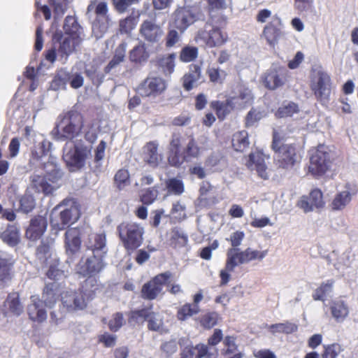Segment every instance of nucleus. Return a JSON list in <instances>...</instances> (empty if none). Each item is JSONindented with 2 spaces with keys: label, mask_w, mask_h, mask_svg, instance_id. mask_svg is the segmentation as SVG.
I'll return each mask as SVG.
<instances>
[{
  "label": "nucleus",
  "mask_w": 358,
  "mask_h": 358,
  "mask_svg": "<svg viewBox=\"0 0 358 358\" xmlns=\"http://www.w3.org/2000/svg\"><path fill=\"white\" fill-rule=\"evenodd\" d=\"M185 140L182 133L179 131L171 134L167 148V162L170 166L180 168L184 163L200 157L201 148L194 137L190 135L186 146L182 148Z\"/></svg>",
  "instance_id": "nucleus-1"
},
{
  "label": "nucleus",
  "mask_w": 358,
  "mask_h": 358,
  "mask_svg": "<svg viewBox=\"0 0 358 358\" xmlns=\"http://www.w3.org/2000/svg\"><path fill=\"white\" fill-rule=\"evenodd\" d=\"M44 169L46 171L43 175L31 176V186L36 193L52 196L62 185L64 173L57 164L50 162L45 164Z\"/></svg>",
  "instance_id": "nucleus-2"
},
{
  "label": "nucleus",
  "mask_w": 358,
  "mask_h": 358,
  "mask_svg": "<svg viewBox=\"0 0 358 358\" xmlns=\"http://www.w3.org/2000/svg\"><path fill=\"white\" fill-rule=\"evenodd\" d=\"M80 216V210L75 202L66 199L52 210L50 223L53 229L62 231L77 222Z\"/></svg>",
  "instance_id": "nucleus-3"
},
{
  "label": "nucleus",
  "mask_w": 358,
  "mask_h": 358,
  "mask_svg": "<svg viewBox=\"0 0 358 358\" xmlns=\"http://www.w3.org/2000/svg\"><path fill=\"white\" fill-rule=\"evenodd\" d=\"M272 148L275 168L283 172L292 170L298 162L295 147L292 144L285 143L280 134L274 131Z\"/></svg>",
  "instance_id": "nucleus-4"
},
{
  "label": "nucleus",
  "mask_w": 358,
  "mask_h": 358,
  "mask_svg": "<svg viewBox=\"0 0 358 358\" xmlns=\"http://www.w3.org/2000/svg\"><path fill=\"white\" fill-rule=\"evenodd\" d=\"M117 232L123 247L127 251H134L143 243L144 228L139 223L122 222L117 225Z\"/></svg>",
  "instance_id": "nucleus-5"
},
{
  "label": "nucleus",
  "mask_w": 358,
  "mask_h": 358,
  "mask_svg": "<svg viewBox=\"0 0 358 358\" xmlns=\"http://www.w3.org/2000/svg\"><path fill=\"white\" fill-rule=\"evenodd\" d=\"M57 39L58 45L54 43V47L47 50L45 52V58L50 63H54L56 61L57 55L59 60L65 63L69 57L76 51L77 47L80 45L82 42V38L78 36L63 37L62 34L59 36H55L53 40Z\"/></svg>",
  "instance_id": "nucleus-6"
},
{
  "label": "nucleus",
  "mask_w": 358,
  "mask_h": 358,
  "mask_svg": "<svg viewBox=\"0 0 358 358\" xmlns=\"http://www.w3.org/2000/svg\"><path fill=\"white\" fill-rule=\"evenodd\" d=\"M91 153L92 146L78 142L64 155V159L70 171H78L85 167Z\"/></svg>",
  "instance_id": "nucleus-7"
},
{
  "label": "nucleus",
  "mask_w": 358,
  "mask_h": 358,
  "mask_svg": "<svg viewBox=\"0 0 358 358\" xmlns=\"http://www.w3.org/2000/svg\"><path fill=\"white\" fill-rule=\"evenodd\" d=\"M332 164V155L324 145H320L312 153L310 159L309 171L314 176L324 175Z\"/></svg>",
  "instance_id": "nucleus-8"
},
{
  "label": "nucleus",
  "mask_w": 358,
  "mask_h": 358,
  "mask_svg": "<svg viewBox=\"0 0 358 358\" xmlns=\"http://www.w3.org/2000/svg\"><path fill=\"white\" fill-rule=\"evenodd\" d=\"M61 138L63 140H73L80 135L84 126L82 114L76 110L66 112L62 120Z\"/></svg>",
  "instance_id": "nucleus-9"
},
{
  "label": "nucleus",
  "mask_w": 358,
  "mask_h": 358,
  "mask_svg": "<svg viewBox=\"0 0 358 358\" xmlns=\"http://www.w3.org/2000/svg\"><path fill=\"white\" fill-rule=\"evenodd\" d=\"M330 77L320 69H315L311 74L310 88L316 98L321 102L328 100L330 92Z\"/></svg>",
  "instance_id": "nucleus-10"
},
{
  "label": "nucleus",
  "mask_w": 358,
  "mask_h": 358,
  "mask_svg": "<svg viewBox=\"0 0 358 358\" xmlns=\"http://www.w3.org/2000/svg\"><path fill=\"white\" fill-rule=\"evenodd\" d=\"M166 87V81L163 78L149 76L139 84L136 91L141 97L156 98L162 94Z\"/></svg>",
  "instance_id": "nucleus-11"
},
{
  "label": "nucleus",
  "mask_w": 358,
  "mask_h": 358,
  "mask_svg": "<svg viewBox=\"0 0 358 358\" xmlns=\"http://www.w3.org/2000/svg\"><path fill=\"white\" fill-rule=\"evenodd\" d=\"M172 277L173 273L169 271L156 275L142 286L141 298L150 301L157 299L162 292L164 285L167 284L169 279Z\"/></svg>",
  "instance_id": "nucleus-12"
},
{
  "label": "nucleus",
  "mask_w": 358,
  "mask_h": 358,
  "mask_svg": "<svg viewBox=\"0 0 358 358\" xmlns=\"http://www.w3.org/2000/svg\"><path fill=\"white\" fill-rule=\"evenodd\" d=\"M103 259V255L96 254L82 257L76 266L77 273L83 277L98 275L106 266Z\"/></svg>",
  "instance_id": "nucleus-13"
},
{
  "label": "nucleus",
  "mask_w": 358,
  "mask_h": 358,
  "mask_svg": "<svg viewBox=\"0 0 358 358\" xmlns=\"http://www.w3.org/2000/svg\"><path fill=\"white\" fill-rule=\"evenodd\" d=\"M225 101V115L234 109H241L250 104L252 99L251 92L241 85L236 86V92Z\"/></svg>",
  "instance_id": "nucleus-14"
},
{
  "label": "nucleus",
  "mask_w": 358,
  "mask_h": 358,
  "mask_svg": "<svg viewBox=\"0 0 358 358\" xmlns=\"http://www.w3.org/2000/svg\"><path fill=\"white\" fill-rule=\"evenodd\" d=\"M84 232L83 227H72L66 231L64 246L68 256L73 257L80 251Z\"/></svg>",
  "instance_id": "nucleus-15"
},
{
  "label": "nucleus",
  "mask_w": 358,
  "mask_h": 358,
  "mask_svg": "<svg viewBox=\"0 0 358 358\" xmlns=\"http://www.w3.org/2000/svg\"><path fill=\"white\" fill-rule=\"evenodd\" d=\"M139 34L141 38L149 43H158L164 36V31L162 27L154 20H144L139 29Z\"/></svg>",
  "instance_id": "nucleus-16"
},
{
  "label": "nucleus",
  "mask_w": 358,
  "mask_h": 358,
  "mask_svg": "<svg viewBox=\"0 0 358 358\" xmlns=\"http://www.w3.org/2000/svg\"><path fill=\"white\" fill-rule=\"evenodd\" d=\"M287 69L284 67L273 65L268 69L262 80L264 85L269 90H275L283 85L286 81Z\"/></svg>",
  "instance_id": "nucleus-17"
},
{
  "label": "nucleus",
  "mask_w": 358,
  "mask_h": 358,
  "mask_svg": "<svg viewBox=\"0 0 358 358\" xmlns=\"http://www.w3.org/2000/svg\"><path fill=\"white\" fill-rule=\"evenodd\" d=\"M48 220L45 215H36L33 216L25 231L27 239L36 241L40 239L47 230Z\"/></svg>",
  "instance_id": "nucleus-18"
},
{
  "label": "nucleus",
  "mask_w": 358,
  "mask_h": 358,
  "mask_svg": "<svg viewBox=\"0 0 358 358\" xmlns=\"http://www.w3.org/2000/svg\"><path fill=\"white\" fill-rule=\"evenodd\" d=\"M245 165L250 171H255L262 179H268L270 170L266 164L265 156L263 153L260 152L250 153L246 159Z\"/></svg>",
  "instance_id": "nucleus-19"
},
{
  "label": "nucleus",
  "mask_w": 358,
  "mask_h": 358,
  "mask_svg": "<svg viewBox=\"0 0 358 358\" xmlns=\"http://www.w3.org/2000/svg\"><path fill=\"white\" fill-rule=\"evenodd\" d=\"M62 305L69 311L83 310L87 307L85 293L83 290L79 289L76 292H66L62 296Z\"/></svg>",
  "instance_id": "nucleus-20"
},
{
  "label": "nucleus",
  "mask_w": 358,
  "mask_h": 358,
  "mask_svg": "<svg viewBox=\"0 0 358 358\" xmlns=\"http://www.w3.org/2000/svg\"><path fill=\"white\" fill-rule=\"evenodd\" d=\"M30 301V303L27 307L29 319L37 324L43 323L48 317L45 303L38 295L31 296Z\"/></svg>",
  "instance_id": "nucleus-21"
},
{
  "label": "nucleus",
  "mask_w": 358,
  "mask_h": 358,
  "mask_svg": "<svg viewBox=\"0 0 358 358\" xmlns=\"http://www.w3.org/2000/svg\"><path fill=\"white\" fill-rule=\"evenodd\" d=\"M358 192L357 187L354 184L347 183L345 189L338 192L334 196L330 207L332 210H342L351 201L352 198Z\"/></svg>",
  "instance_id": "nucleus-22"
},
{
  "label": "nucleus",
  "mask_w": 358,
  "mask_h": 358,
  "mask_svg": "<svg viewBox=\"0 0 358 358\" xmlns=\"http://www.w3.org/2000/svg\"><path fill=\"white\" fill-rule=\"evenodd\" d=\"M324 202L322 192L315 189L310 192L308 196H303L298 201L296 206L306 213L311 212L316 208L324 206Z\"/></svg>",
  "instance_id": "nucleus-23"
},
{
  "label": "nucleus",
  "mask_w": 358,
  "mask_h": 358,
  "mask_svg": "<svg viewBox=\"0 0 358 358\" xmlns=\"http://www.w3.org/2000/svg\"><path fill=\"white\" fill-rule=\"evenodd\" d=\"M159 143L157 141H151L143 148V162L152 168H157L162 163L163 156L158 152Z\"/></svg>",
  "instance_id": "nucleus-24"
},
{
  "label": "nucleus",
  "mask_w": 358,
  "mask_h": 358,
  "mask_svg": "<svg viewBox=\"0 0 358 358\" xmlns=\"http://www.w3.org/2000/svg\"><path fill=\"white\" fill-rule=\"evenodd\" d=\"M194 22V15L185 7L177 8L173 13L172 24L180 34Z\"/></svg>",
  "instance_id": "nucleus-25"
},
{
  "label": "nucleus",
  "mask_w": 358,
  "mask_h": 358,
  "mask_svg": "<svg viewBox=\"0 0 358 358\" xmlns=\"http://www.w3.org/2000/svg\"><path fill=\"white\" fill-rule=\"evenodd\" d=\"M85 246L92 252V254L105 257L107 252L105 233H90L85 241Z\"/></svg>",
  "instance_id": "nucleus-26"
},
{
  "label": "nucleus",
  "mask_w": 358,
  "mask_h": 358,
  "mask_svg": "<svg viewBox=\"0 0 358 358\" xmlns=\"http://www.w3.org/2000/svg\"><path fill=\"white\" fill-rule=\"evenodd\" d=\"M201 65L192 64L189 66V71L182 77V85L187 92L191 91L196 86L197 82L201 78Z\"/></svg>",
  "instance_id": "nucleus-27"
},
{
  "label": "nucleus",
  "mask_w": 358,
  "mask_h": 358,
  "mask_svg": "<svg viewBox=\"0 0 358 358\" xmlns=\"http://www.w3.org/2000/svg\"><path fill=\"white\" fill-rule=\"evenodd\" d=\"M60 286L59 284L53 282L45 284L42 292V301L45 306L48 308H52L58 300L60 295Z\"/></svg>",
  "instance_id": "nucleus-28"
},
{
  "label": "nucleus",
  "mask_w": 358,
  "mask_h": 358,
  "mask_svg": "<svg viewBox=\"0 0 358 358\" xmlns=\"http://www.w3.org/2000/svg\"><path fill=\"white\" fill-rule=\"evenodd\" d=\"M169 241L173 248H183L188 243V236L182 228L175 227L170 230Z\"/></svg>",
  "instance_id": "nucleus-29"
},
{
  "label": "nucleus",
  "mask_w": 358,
  "mask_h": 358,
  "mask_svg": "<svg viewBox=\"0 0 358 358\" xmlns=\"http://www.w3.org/2000/svg\"><path fill=\"white\" fill-rule=\"evenodd\" d=\"M150 57L145 43H138L129 52V58L131 63L141 65L145 63Z\"/></svg>",
  "instance_id": "nucleus-30"
},
{
  "label": "nucleus",
  "mask_w": 358,
  "mask_h": 358,
  "mask_svg": "<svg viewBox=\"0 0 358 358\" xmlns=\"http://www.w3.org/2000/svg\"><path fill=\"white\" fill-rule=\"evenodd\" d=\"M153 306L144 307L141 309L131 310L128 314V323L131 326H142L149 317V313Z\"/></svg>",
  "instance_id": "nucleus-31"
},
{
  "label": "nucleus",
  "mask_w": 358,
  "mask_h": 358,
  "mask_svg": "<svg viewBox=\"0 0 358 358\" xmlns=\"http://www.w3.org/2000/svg\"><path fill=\"white\" fill-rule=\"evenodd\" d=\"M332 317L338 322H343L349 314L347 304L341 300L333 301L330 306Z\"/></svg>",
  "instance_id": "nucleus-32"
},
{
  "label": "nucleus",
  "mask_w": 358,
  "mask_h": 358,
  "mask_svg": "<svg viewBox=\"0 0 358 358\" xmlns=\"http://www.w3.org/2000/svg\"><path fill=\"white\" fill-rule=\"evenodd\" d=\"M4 306L12 314L19 316L23 312V306L20 302L18 292H11L8 294L4 302Z\"/></svg>",
  "instance_id": "nucleus-33"
},
{
  "label": "nucleus",
  "mask_w": 358,
  "mask_h": 358,
  "mask_svg": "<svg viewBox=\"0 0 358 358\" xmlns=\"http://www.w3.org/2000/svg\"><path fill=\"white\" fill-rule=\"evenodd\" d=\"M127 50V43L125 42H122L118 45L115 50V54L112 58V59L109 62L107 66L104 69V71L106 73H110V71L117 66L120 63H122L125 58V53Z\"/></svg>",
  "instance_id": "nucleus-34"
},
{
  "label": "nucleus",
  "mask_w": 358,
  "mask_h": 358,
  "mask_svg": "<svg viewBox=\"0 0 358 358\" xmlns=\"http://www.w3.org/2000/svg\"><path fill=\"white\" fill-rule=\"evenodd\" d=\"M244 263L242 251L239 248H229L227 251V261L226 268L228 271H233L235 267Z\"/></svg>",
  "instance_id": "nucleus-35"
},
{
  "label": "nucleus",
  "mask_w": 358,
  "mask_h": 358,
  "mask_svg": "<svg viewBox=\"0 0 358 358\" xmlns=\"http://www.w3.org/2000/svg\"><path fill=\"white\" fill-rule=\"evenodd\" d=\"M334 281L328 280L322 282L313 294V298L315 301H324L326 299L330 296L332 292Z\"/></svg>",
  "instance_id": "nucleus-36"
},
{
  "label": "nucleus",
  "mask_w": 358,
  "mask_h": 358,
  "mask_svg": "<svg viewBox=\"0 0 358 358\" xmlns=\"http://www.w3.org/2000/svg\"><path fill=\"white\" fill-rule=\"evenodd\" d=\"M1 238L3 241L10 246L17 245L20 240V231L15 225H8L3 232Z\"/></svg>",
  "instance_id": "nucleus-37"
},
{
  "label": "nucleus",
  "mask_w": 358,
  "mask_h": 358,
  "mask_svg": "<svg viewBox=\"0 0 358 358\" xmlns=\"http://www.w3.org/2000/svg\"><path fill=\"white\" fill-rule=\"evenodd\" d=\"M232 146L236 151L243 152L249 146L248 134L245 131L235 133L231 139Z\"/></svg>",
  "instance_id": "nucleus-38"
},
{
  "label": "nucleus",
  "mask_w": 358,
  "mask_h": 358,
  "mask_svg": "<svg viewBox=\"0 0 358 358\" xmlns=\"http://www.w3.org/2000/svg\"><path fill=\"white\" fill-rule=\"evenodd\" d=\"M175 59V53H171L166 55H163L157 58L156 61L157 65L159 68L162 69V71L165 74H171L174 71Z\"/></svg>",
  "instance_id": "nucleus-39"
},
{
  "label": "nucleus",
  "mask_w": 358,
  "mask_h": 358,
  "mask_svg": "<svg viewBox=\"0 0 358 358\" xmlns=\"http://www.w3.org/2000/svg\"><path fill=\"white\" fill-rule=\"evenodd\" d=\"M97 275H88L83 282V288L85 295L87 294L92 297L95 294V292L100 289L103 287V285L101 284L97 278Z\"/></svg>",
  "instance_id": "nucleus-40"
},
{
  "label": "nucleus",
  "mask_w": 358,
  "mask_h": 358,
  "mask_svg": "<svg viewBox=\"0 0 358 358\" xmlns=\"http://www.w3.org/2000/svg\"><path fill=\"white\" fill-rule=\"evenodd\" d=\"M71 75L64 69H60L56 73L52 83L51 87L54 90L65 89L66 84L71 80Z\"/></svg>",
  "instance_id": "nucleus-41"
},
{
  "label": "nucleus",
  "mask_w": 358,
  "mask_h": 358,
  "mask_svg": "<svg viewBox=\"0 0 358 358\" xmlns=\"http://www.w3.org/2000/svg\"><path fill=\"white\" fill-rule=\"evenodd\" d=\"M199 312V306L186 303L178 309L176 317L180 321H185L194 315L198 314Z\"/></svg>",
  "instance_id": "nucleus-42"
},
{
  "label": "nucleus",
  "mask_w": 358,
  "mask_h": 358,
  "mask_svg": "<svg viewBox=\"0 0 358 358\" xmlns=\"http://www.w3.org/2000/svg\"><path fill=\"white\" fill-rule=\"evenodd\" d=\"M63 28L67 36L80 37V30L81 29V27L75 17L71 15L66 16Z\"/></svg>",
  "instance_id": "nucleus-43"
},
{
  "label": "nucleus",
  "mask_w": 358,
  "mask_h": 358,
  "mask_svg": "<svg viewBox=\"0 0 358 358\" xmlns=\"http://www.w3.org/2000/svg\"><path fill=\"white\" fill-rule=\"evenodd\" d=\"M165 187L170 194L181 195L185 192V185L182 179L174 177L165 180Z\"/></svg>",
  "instance_id": "nucleus-44"
},
{
  "label": "nucleus",
  "mask_w": 358,
  "mask_h": 358,
  "mask_svg": "<svg viewBox=\"0 0 358 358\" xmlns=\"http://www.w3.org/2000/svg\"><path fill=\"white\" fill-rule=\"evenodd\" d=\"M299 112V108L297 104L291 101L285 102L278 108L275 115L278 118H285L292 117Z\"/></svg>",
  "instance_id": "nucleus-45"
},
{
  "label": "nucleus",
  "mask_w": 358,
  "mask_h": 358,
  "mask_svg": "<svg viewBox=\"0 0 358 358\" xmlns=\"http://www.w3.org/2000/svg\"><path fill=\"white\" fill-rule=\"evenodd\" d=\"M114 184L119 190H122L130 185V174L127 169H119L114 176Z\"/></svg>",
  "instance_id": "nucleus-46"
},
{
  "label": "nucleus",
  "mask_w": 358,
  "mask_h": 358,
  "mask_svg": "<svg viewBox=\"0 0 358 358\" xmlns=\"http://www.w3.org/2000/svg\"><path fill=\"white\" fill-rule=\"evenodd\" d=\"M225 358H243L233 336L225 337Z\"/></svg>",
  "instance_id": "nucleus-47"
},
{
  "label": "nucleus",
  "mask_w": 358,
  "mask_h": 358,
  "mask_svg": "<svg viewBox=\"0 0 358 358\" xmlns=\"http://www.w3.org/2000/svg\"><path fill=\"white\" fill-rule=\"evenodd\" d=\"M198 55L199 50L197 47L185 45L180 52L179 59L184 63H189L194 61Z\"/></svg>",
  "instance_id": "nucleus-48"
},
{
  "label": "nucleus",
  "mask_w": 358,
  "mask_h": 358,
  "mask_svg": "<svg viewBox=\"0 0 358 358\" xmlns=\"http://www.w3.org/2000/svg\"><path fill=\"white\" fill-rule=\"evenodd\" d=\"M139 14L136 15H130L120 21V31L121 33L129 34L136 27L139 17Z\"/></svg>",
  "instance_id": "nucleus-49"
},
{
  "label": "nucleus",
  "mask_w": 358,
  "mask_h": 358,
  "mask_svg": "<svg viewBox=\"0 0 358 358\" xmlns=\"http://www.w3.org/2000/svg\"><path fill=\"white\" fill-rule=\"evenodd\" d=\"M146 322L148 323V329L152 331H159L164 324L163 319L158 313L153 311L152 309H151Z\"/></svg>",
  "instance_id": "nucleus-50"
},
{
  "label": "nucleus",
  "mask_w": 358,
  "mask_h": 358,
  "mask_svg": "<svg viewBox=\"0 0 358 358\" xmlns=\"http://www.w3.org/2000/svg\"><path fill=\"white\" fill-rule=\"evenodd\" d=\"M268 329L273 334L275 333L291 334L297 330V326L291 322L278 323L268 326Z\"/></svg>",
  "instance_id": "nucleus-51"
},
{
  "label": "nucleus",
  "mask_w": 358,
  "mask_h": 358,
  "mask_svg": "<svg viewBox=\"0 0 358 358\" xmlns=\"http://www.w3.org/2000/svg\"><path fill=\"white\" fill-rule=\"evenodd\" d=\"M46 276L55 281L59 280L65 277L64 271L61 268L60 263L58 260H55L49 266L46 272Z\"/></svg>",
  "instance_id": "nucleus-52"
},
{
  "label": "nucleus",
  "mask_w": 358,
  "mask_h": 358,
  "mask_svg": "<svg viewBox=\"0 0 358 358\" xmlns=\"http://www.w3.org/2000/svg\"><path fill=\"white\" fill-rule=\"evenodd\" d=\"M244 263L248 264L252 260H262L267 255V250H253L251 248H248L242 251Z\"/></svg>",
  "instance_id": "nucleus-53"
},
{
  "label": "nucleus",
  "mask_w": 358,
  "mask_h": 358,
  "mask_svg": "<svg viewBox=\"0 0 358 358\" xmlns=\"http://www.w3.org/2000/svg\"><path fill=\"white\" fill-rule=\"evenodd\" d=\"M158 191L155 187L144 189L140 194V201L145 206L152 204L157 199Z\"/></svg>",
  "instance_id": "nucleus-54"
},
{
  "label": "nucleus",
  "mask_w": 358,
  "mask_h": 358,
  "mask_svg": "<svg viewBox=\"0 0 358 358\" xmlns=\"http://www.w3.org/2000/svg\"><path fill=\"white\" fill-rule=\"evenodd\" d=\"M224 43V37L220 28H213L209 32L207 45L210 47L220 46Z\"/></svg>",
  "instance_id": "nucleus-55"
},
{
  "label": "nucleus",
  "mask_w": 358,
  "mask_h": 358,
  "mask_svg": "<svg viewBox=\"0 0 358 358\" xmlns=\"http://www.w3.org/2000/svg\"><path fill=\"white\" fill-rule=\"evenodd\" d=\"M20 209L24 213L31 212L35 206L36 201L34 196L29 194H24L20 199Z\"/></svg>",
  "instance_id": "nucleus-56"
},
{
  "label": "nucleus",
  "mask_w": 358,
  "mask_h": 358,
  "mask_svg": "<svg viewBox=\"0 0 358 358\" xmlns=\"http://www.w3.org/2000/svg\"><path fill=\"white\" fill-rule=\"evenodd\" d=\"M94 9V13L98 16L104 17L108 13V6L106 2H99L97 3L96 0L90 1L87 8V13H89Z\"/></svg>",
  "instance_id": "nucleus-57"
},
{
  "label": "nucleus",
  "mask_w": 358,
  "mask_h": 358,
  "mask_svg": "<svg viewBox=\"0 0 358 358\" xmlns=\"http://www.w3.org/2000/svg\"><path fill=\"white\" fill-rule=\"evenodd\" d=\"M69 312L62 306H59L57 310H53L50 313V322L54 325H58L66 318Z\"/></svg>",
  "instance_id": "nucleus-58"
},
{
  "label": "nucleus",
  "mask_w": 358,
  "mask_h": 358,
  "mask_svg": "<svg viewBox=\"0 0 358 358\" xmlns=\"http://www.w3.org/2000/svg\"><path fill=\"white\" fill-rule=\"evenodd\" d=\"M124 315L122 313L117 312L113 315L108 322V328L113 332L117 331L124 324Z\"/></svg>",
  "instance_id": "nucleus-59"
},
{
  "label": "nucleus",
  "mask_w": 358,
  "mask_h": 358,
  "mask_svg": "<svg viewBox=\"0 0 358 358\" xmlns=\"http://www.w3.org/2000/svg\"><path fill=\"white\" fill-rule=\"evenodd\" d=\"M160 350L166 358H170L178 350L176 341L171 340L163 343L160 346Z\"/></svg>",
  "instance_id": "nucleus-60"
},
{
  "label": "nucleus",
  "mask_w": 358,
  "mask_h": 358,
  "mask_svg": "<svg viewBox=\"0 0 358 358\" xmlns=\"http://www.w3.org/2000/svg\"><path fill=\"white\" fill-rule=\"evenodd\" d=\"M245 237V234L241 231H235L230 233L226 240L230 243L231 248H238Z\"/></svg>",
  "instance_id": "nucleus-61"
},
{
  "label": "nucleus",
  "mask_w": 358,
  "mask_h": 358,
  "mask_svg": "<svg viewBox=\"0 0 358 358\" xmlns=\"http://www.w3.org/2000/svg\"><path fill=\"white\" fill-rule=\"evenodd\" d=\"M185 210L186 208L184 205H182L180 201H176L172 204V208L170 213L175 219L181 221L186 217Z\"/></svg>",
  "instance_id": "nucleus-62"
},
{
  "label": "nucleus",
  "mask_w": 358,
  "mask_h": 358,
  "mask_svg": "<svg viewBox=\"0 0 358 358\" xmlns=\"http://www.w3.org/2000/svg\"><path fill=\"white\" fill-rule=\"evenodd\" d=\"M36 255L38 259L46 261L51 255V248L50 244L42 241L36 248Z\"/></svg>",
  "instance_id": "nucleus-63"
},
{
  "label": "nucleus",
  "mask_w": 358,
  "mask_h": 358,
  "mask_svg": "<svg viewBox=\"0 0 358 358\" xmlns=\"http://www.w3.org/2000/svg\"><path fill=\"white\" fill-rule=\"evenodd\" d=\"M180 34L176 29H169L165 37V46L167 48L176 45L180 41Z\"/></svg>",
  "instance_id": "nucleus-64"
}]
</instances>
